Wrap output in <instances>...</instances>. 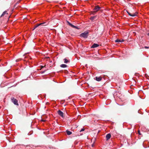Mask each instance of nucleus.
Here are the masks:
<instances>
[{"label":"nucleus","mask_w":149,"mask_h":149,"mask_svg":"<svg viewBox=\"0 0 149 149\" xmlns=\"http://www.w3.org/2000/svg\"><path fill=\"white\" fill-rule=\"evenodd\" d=\"M60 67L61 68H66L67 67V65L66 64H62L60 65Z\"/></svg>","instance_id":"nucleus-14"},{"label":"nucleus","mask_w":149,"mask_h":149,"mask_svg":"<svg viewBox=\"0 0 149 149\" xmlns=\"http://www.w3.org/2000/svg\"><path fill=\"white\" fill-rule=\"evenodd\" d=\"M124 41V40H119V39H117L115 40V42H123Z\"/></svg>","instance_id":"nucleus-11"},{"label":"nucleus","mask_w":149,"mask_h":149,"mask_svg":"<svg viewBox=\"0 0 149 149\" xmlns=\"http://www.w3.org/2000/svg\"><path fill=\"white\" fill-rule=\"evenodd\" d=\"M99 46V45H98L97 44L94 43L91 47V48H94L97 47Z\"/></svg>","instance_id":"nucleus-10"},{"label":"nucleus","mask_w":149,"mask_h":149,"mask_svg":"<svg viewBox=\"0 0 149 149\" xmlns=\"http://www.w3.org/2000/svg\"><path fill=\"white\" fill-rule=\"evenodd\" d=\"M21 0H19V2H17V3H19V1H20Z\"/></svg>","instance_id":"nucleus-26"},{"label":"nucleus","mask_w":149,"mask_h":149,"mask_svg":"<svg viewBox=\"0 0 149 149\" xmlns=\"http://www.w3.org/2000/svg\"><path fill=\"white\" fill-rule=\"evenodd\" d=\"M111 137V135L110 134H107L106 136L107 140H108Z\"/></svg>","instance_id":"nucleus-9"},{"label":"nucleus","mask_w":149,"mask_h":149,"mask_svg":"<svg viewBox=\"0 0 149 149\" xmlns=\"http://www.w3.org/2000/svg\"><path fill=\"white\" fill-rule=\"evenodd\" d=\"M145 48H148V47H145Z\"/></svg>","instance_id":"nucleus-23"},{"label":"nucleus","mask_w":149,"mask_h":149,"mask_svg":"<svg viewBox=\"0 0 149 149\" xmlns=\"http://www.w3.org/2000/svg\"><path fill=\"white\" fill-rule=\"evenodd\" d=\"M64 62L65 63H68L70 61L69 60H67L66 58H65L64 59Z\"/></svg>","instance_id":"nucleus-13"},{"label":"nucleus","mask_w":149,"mask_h":149,"mask_svg":"<svg viewBox=\"0 0 149 149\" xmlns=\"http://www.w3.org/2000/svg\"><path fill=\"white\" fill-rule=\"evenodd\" d=\"M148 35L149 36V33H148Z\"/></svg>","instance_id":"nucleus-25"},{"label":"nucleus","mask_w":149,"mask_h":149,"mask_svg":"<svg viewBox=\"0 0 149 149\" xmlns=\"http://www.w3.org/2000/svg\"><path fill=\"white\" fill-rule=\"evenodd\" d=\"M138 133L139 134V135H141V134L140 133V131L139 130H138Z\"/></svg>","instance_id":"nucleus-18"},{"label":"nucleus","mask_w":149,"mask_h":149,"mask_svg":"<svg viewBox=\"0 0 149 149\" xmlns=\"http://www.w3.org/2000/svg\"><path fill=\"white\" fill-rule=\"evenodd\" d=\"M146 77H147L148 76V75L147 74H146Z\"/></svg>","instance_id":"nucleus-24"},{"label":"nucleus","mask_w":149,"mask_h":149,"mask_svg":"<svg viewBox=\"0 0 149 149\" xmlns=\"http://www.w3.org/2000/svg\"><path fill=\"white\" fill-rule=\"evenodd\" d=\"M47 1L48 2H51V1Z\"/></svg>","instance_id":"nucleus-22"},{"label":"nucleus","mask_w":149,"mask_h":149,"mask_svg":"<svg viewBox=\"0 0 149 149\" xmlns=\"http://www.w3.org/2000/svg\"><path fill=\"white\" fill-rule=\"evenodd\" d=\"M95 17H96L95 16L91 17L90 18V19L92 20H93L95 19Z\"/></svg>","instance_id":"nucleus-16"},{"label":"nucleus","mask_w":149,"mask_h":149,"mask_svg":"<svg viewBox=\"0 0 149 149\" xmlns=\"http://www.w3.org/2000/svg\"><path fill=\"white\" fill-rule=\"evenodd\" d=\"M88 31H85L81 33L80 35V37L84 38H87L88 36Z\"/></svg>","instance_id":"nucleus-1"},{"label":"nucleus","mask_w":149,"mask_h":149,"mask_svg":"<svg viewBox=\"0 0 149 149\" xmlns=\"http://www.w3.org/2000/svg\"><path fill=\"white\" fill-rule=\"evenodd\" d=\"M102 77H96L95 78V79L96 81H100L102 79Z\"/></svg>","instance_id":"nucleus-8"},{"label":"nucleus","mask_w":149,"mask_h":149,"mask_svg":"<svg viewBox=\"0 0 149 149\" xmlns=\"http://www.w3.org/2000/svg\"><path fill=\"white\" fill-rule=\"evenodd\" d=\"M126 11L128 14L130 15V16H132V17H134L135 16H136L137 15V13H133L132 14H131L127 10H126Z\"/></svg>","instance_id":"nucleus-7"},{"label":"nucleus","mask_w":149,"mask_h":149,"mask_svg":"<svg viewBox=\"0 0 149 149\" xmlns=\"http://www.w3.org/2000/svg\"><path fill=\"white\" fill-rule=\"evenodd\" d=\"M67 23H68V24L71 26L73 28H75V29H79V28L78 27L76 26H74L72 24H71L70 22H69L68 21H67Z\"/></svg>","instance_id":"nucleus-5"},{"label":"nucleus","mask_w":149,"mask_h":149,"mask_svg":"<svg viewBox=\"0 0 149 149\" xmlns=\"http://www.w3.org/2000/svg\"><path fill=\"white\" fill-rule=\"evenodd\" d=\"M6 12L7 11H4L1 15V17H2L6 13Z\"/></svg>","instance_id":"nucleus-15"},{"label":"nucleus","mask_w":149,"mask_h":149,"mask_svg":"<svg viewBox=\"0 0 149 149\" xmlns=\"http://www.w3.org/2000/svg\"><path fill=\"white\" fill-rule=\"evenodd\" d=\"M48 24V23H46V22H44L42 23H40L39 24H37L34 27V29H33V30L34 29H35L36 28H37L40 25H44V26H46Z\"/></svg>","instance_id":"nucleus-3"},{"label":"nucleus","mask_w":149,"mask_h":149,"mask_svg":"<svg viewBox=\"0 0 149 149\" xmlns=\"http://www.w3.org/2000/svg\"><path fill=\"white\" fill-rule=\"evenodd\" d=\"M41 121H43V122H45V120H41Z\"/></svg>","instance_id":"nucleus-21"},{"label":"nucleus","mask_w":149,"mask_h":149,"mask_svg":"<svg viewBox=\"0 0 149 149\" xmlns=\"http://www.w3.org/2000/svg\"><path fill=\"white\" fill-rule=\"evenodd\" d=\"M101 8L99 7V6L98 5H97L96 6L94 9H93L94 11L93 12L94 13H96L98 10H99Z\"/></svg>","instance_id":"nucleus-4"},{"label":"nucleus","mask_w":149,"mask_h":149,"mask_svg":"<svg viewBox=\"0 0 149 149\" xmlns=\"http://www.w3.org/2000/svg\"><path fill=\"white\" fill-rule=\"evenodd\" d=\"M84 128H82L81 130L80 131V132H81L82 131H83L84 130Z\"/></svg>","instance_id":"nucleus-17"},{"label":"nucleus","mask_w":149,"mask_h":149,"mask_svg":"<svg viewBox=\"0 0 149 149\" xmlns=\"http://www.w3.org/2000/svg\"><path fill=\"white\" fill-rule=\"evenodd\" d=\"M11 100L12 102H13L15 105L18 106L19 105L18 103V101L16 99L13 97L11 98Z\"/></svg>","instance_id":"nucleus-2"},{"label":"nucleus","mask_w":149,"mask_h":149,"mask_svg":"<svg viewBox=\"0 0 149 149\" xmlns=\"http://www.w3.org/2000/svg\"><path fill=\"white\" fill-rule=\"evenodd\" d=\"M66 132L68 135H70L72 134V132H71L68 130L66 131Z\"/></svg>","instance_id":"nucleus-12"},{"label":"nucleus","mask_w":149,"mask_h":149,"mask_svg":"<svg viewBox=\"0 0 149 149\" xmlns=\"http://www.w3.org/2000/svg\"><path fill=\"white\" fill-rule=\"evenodd\" d=\"M44 67V66H41V68H43Z\"/></svg>","instance_id":"nucleus-20"},{"label":"nucleus","mask_w":149,"mask_h":149,"mask_svg":"<svg viewBox=\"0 0 149 149\" xmlns=\"http://www.w3.org/2000/svg\"><path fill=\"white\" fill-rule=\"evenodd\" d=\"M94 143H93L92 145V147H94Z\"/></svg>","instance_id":"nucleus-19"},{"label":"nucleus","mask_w":149,"mask_h":149,"mask_svg":"<svg viewBox=\"0 0 149 149\" xmlns=\"http://www.w3.org/2000/svg\"><path fill=\"white\" fill-rule=\"evenodd\" d=\"M57 113L62 118H64L63 113L61 110H59L58 111Z\"/></svg>","instance_id":"nucleus-6"}]
</instances>
